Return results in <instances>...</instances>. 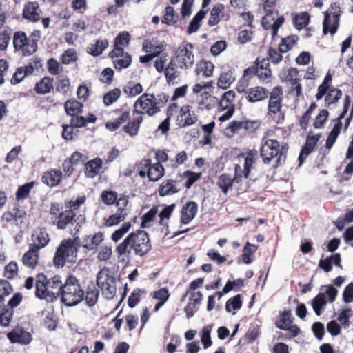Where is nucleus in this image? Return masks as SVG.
<instances>
[{
	"label": "nucleus",
	"mask_w": 353,
	"mask_h": 353,
	"mask_svg": "<svg viewBox=\"0 0 353 353\" xmlns=\"http://www.w3.org/2000/svg\"><path fill=\"white\" fill-rule=\"evenodd\" d=\"M214 69V64L206 60H201L196 64L195 72L197 75L202 74L205 77H210L213 75Z\"/></svg>",
	"instance_id": "39"
},
{
	"label": "nucleus",
	"mask_w": 353,
	"mask_h": 353,
	"mask_svg": "<svg viewBox=\"0 0 353 353\" xmlns=\"http://www.w3.org/2000/svg\"><path fill=\"white\" fill-rule=\"evenodd\" d=\"M83 104L75 99L66 101L64 108L68 115L75 116L82 112Z\"/></svg>",
	"instance_id": "42"
},
{
	"label": "nucleus",
	"mask_w": 353,
	"mask_h": 353,
	"mask_svg": "<svg viewBox=\"0 0 353 353\" xmlns=\"http://www.w3.org/2000/svg\"><path fill=\"white\" fill-rule=\"evenodd\" d=\"M46 245L47 244H30L29 250L22 257L23 264L30 269H34L38 263L39 250L44 248Z\"/></svg>",
	"instance_id": "22"
},
{
	"label": "nucleus",
	"mask_w": 353,
	"mask_h": 353,
	"mask_svg": "<svg viewBox=\"0 0 353 353\" xmlns=\"http://www.w3.org/2000/svg\"><path fill=\"white\" fill-rule=\"evenodd\" d=\"M310 19V16L309 13L304 12L294 17V23L297 29L301 30L308 25Z\"/></svg>",
	"instance_id": "59"
},
{
	"label": "nucleus",
	"mask_w": 353,
	"mask_h": 353,
	"mask_svg": "<svg viewBox=\"0 0 353 353\" xmlns=\"http://www.w3.org/2000/svg\"><path fill=\"white\" fill-rule=\"evenodd\" d=\"M351 104V97L349 95H345L343 102V108L342 112L339 115L336 123L334 124L333 128L330 131L326 139L325 147L327 149L330 150L334 144L338 136L339 135L341 128L343 119L347 112V110Z\"/></svg>",
	"instance_id": "13"
},
{
	"label": "nucleus",
	"mask_w": 353,
	"mask_h": 353,
	"mask_svg": "<svg viewBox=\"0 0 353 353\" xmlns=\"http://www.w3.org/2000/svg\"><path fill=\"white\" fill-rule=\"evenodd\" d=\"M147 293L145 289H134L128 299V305L130 308L134 307L141 301V296Z\"/></svg>",
	"instance_id": "53"
},
{
	"label": "nucleus",
	"mask_w": 353,
	"mask_h": 353,
	"mask_svg": "<svg viewBox=\"0 0 353 353\" xmlns=\"http://www.w3.org/2000/svg\"><path fill=\"white\" fill-rule=\"evenodd\" d=\"M178 19L179 16L175 13L174 8L167 6L165 8L164 15L161 21L168 26L175 25L178 21Z\"/></svg>",
	"instance_id": "51"
},
{
	"label": "nucleus",
	"mask_w": 353,
	"mask_h": 353,
	"mask_svg": "<svg viewBox=\"0 0 353 353\" xmlns=\"http://www.w3.org/2000/svg\"><path fill=\"white\" fill-rule=\"evenodd\" d=\"M181 176L187 178V181L185 183V187L187 189H189L196 181L201 179V173H196L190 170H186L181 174Z\"/></svg>",
	"instance_id": "62"
},
{
	"label": "nucleus",
	"mask_w": 353,
	"mask_h": 353,
	"mask_svg": "<svg viewBox=\"0 0 353 353\" xmlns=\"http://www.w3.org/2000/svg\"><path fill=\"white\" fill-rule=\"evenodd\" d=\"M114 68L117 71H121L123 69L128 68L132 63V57L126 52L123 57L119 58H114L112 59Z\"/></svg>",
	"instance_id": "45"
},
{
	"label": "nucleus",
	"mask_w": 353,
	"mask_h": 353,
	"mask_svg": "<svg viewBox=\"0 0 353 353\" xmlns=\"http://www.w3.org/2000/svg\"><path fill=\"white\" fill-rule=\"evenodd\" d=\"M97 285L101 290L102 294L107 299H112L117 292L115 279L109 274L106 267L101 269L97 275Z\"/></svg>",
	"instance_id": "10"
},
{
	"label": "nucleus",
	"mask_w": 353,
	"mask_h": 353,
	"mask_svg": "<svg viewBox=\"0 0 353 353\" xmlns=\"http://www.w3.org/2000/svg\"><path fill=\"white\" fill-rule=\"evenodd\" d=\"M255 76L261 81H265L272 77V70L267 59L257 57L252 65L244 70L238 86L248 88L250 80Z\"/></svg>",
	"instance_id": "4"
},
{
	"label": "nucleus",
	"mask_w": 353,
	"mask_h": 353,
	"mask_svg": "<svg viewBox=\"0 0 353 353\" xmlns=\"http://www.w3.org/2000/svg\"><path fill=\"white\" fill-rule=\"evenodd\" d=\"M99 290L93 283L88 285L85 292H84L83 299L85 303L90 307L94 306L99 299Z\"/></svg>",
	"instance_id": "34"
},
{
	"label": "nucleus",
	"mask_w": 353,
	"mask_h": 353,
	"mask_svg": "<svg viewBox=\"0 0 353 353\" xmlns=\"http://www.w3.org/2000/svg\"><path fill=\"white\" fill-rule=\"evenodd\" d=\"M166 79V82L174 83V81L179 77L180 72L176 69V63L174 60H170L165 70L163 71Z\"/></svg>",
	"instance_id": "35"
},
{
	"label": "nucleus",
	"mask_w": 353,
	"mask_h": 353,
	"mask_svg": "<svg viewBox=\"0 0 353 353\" xmlns=\"http://www.w3.org/2000/svg\"><path fill=\"white\" fill-rule=\"evenodd\" d=\"M299 73V72L296 68H290L288 69L286 75V80L290 83L289 94H293L295 93L297 100L302 94V85L300 83L301 79L298 77Z\"/></svg>",
	"instance_id": "24"
},
{
	"label": "nucleus",
	"mask_w": 353,
	"mask_h": 353,
	"mask_svg": "<svg viewBox=\"0 0 353 353\" xmlns=\"http://www.w3.org/2000/svg\"><path fill=\"white\" fill-rule=\"evenodd\" d=\"M150 239L148 233L141 230L136 232H132L122 243H149Z\"/></svg>",
	"instance_id": "40"
},
{
	"label": "nucleus",
	"mask_w": 353,
	"mask_h": 353,
	"mask_svg": "<svg viewBox=\"0 0 353 353\" xmlns=\"http://www.w3.org/2000/svg\"><path fill=\"white\" fill-rule=\"evenodd\" d=\"M63 174L60 170L51 168L43 172L41 177V182L49 188L59 185L63 179Z\"/></svg>",
	"instance_id": "25"
},
{
	"label": "nucleus",
	"mask_w": 353,
	"mask_h": 353,
	"mask_svg": "<svg viewBox=\"0 0 353 353\" xmlns=\"http://www.w3.org/2000/svg\"><path fill=\"white\" fill-rule=\"evenodd\" d=\"M198 205L194 201H188L181 210V223L188 224L196 215Z\"/></svg>",
	"instance_id": "27"
},
{
	"label": "nucleus",
	"mask_w": 353,
	"mask_h": 353,
	"mask_svg": "<svg viewBox=\"0 0 353 353\" xmlns=\"http://www.w3.org/2000/svg\"><path fill=\"white\" fill-rule=\"evenodd\" d=\"M198 115L192 110V107L189 104H183L176 115V125L181 128H185L196 123Z\"/></svg>",
	"instance_id": "14"
},
{
	"label": "nucleus",
	"mask_w": 353,
	"mask_h": 353,
	"mask_svg": "<svg viewBox=\"0 0 353 353\" xmlns=\"http://www.w3.org/2000/svg\"><path fill=\"white\" fill-rule=\"evenodd\" d=\"M341 13L342 11L337 3L333 2L330 4L328 10L324 12L323 22V32L324 34H327L328 32L334 34L336 32Z\"/></svg>",
	"instance_id": "11"
},
{
	"label": "nucleus",
	"mask_w": 353,
	"mask_h": 353,
	"mask_svg": "<svg viewBox=\"0 0 353 353\" xmlns=\"http://www.w3.org/2000/svg\"><path fill=\"white\" fill-rule=\"evenodd\" d=\"M41 37V32L34 30L29 37L23 31H17L13 35V46L15 51L21 52L23 56L33 54L37 50V43Z\"/></svg>",
	"instance_id": "5"
},
{
	"label": "nucleus",
	"mask_w": 353,
	"mask_h": 353,
	"mask_svg": "<svg viewBox=\"0 0 353 353\" xmlns=\"http://www.w3.org/2000/svg\"><path fill=\"white\" fill-rule=\"evenodd\" d=\"M297 37L294 35L283 38L279 45L280 50L284 53L288 52L295 45Z\"/></svg>",
	"instance_id": "63"
},
{
	"label": "nucleus",
	"mask_w": 353,
	"mask_h": 353,
	"mask_svg": "<svg viewBox=\"0 0 353 353\" xmlns=\"http://www.w3.org/2000/svg\"><path fill=\"white\" fill-rule=\"evenodd\" d=\"M284 53L283 52H281L280 50V47L279 46L278 49L274 48L272 47H270L268 49V57L267 58H264L265 59L268 60V62L270 63L269 61H271V63L274 65L279 64L283 59V55L282 54Z\"/></svg>",
	"instance_id": "52"
},
{
	"label": "nucleus",
	"mask_w": 353,
	"mask_h": 353,
	"mask_svg": "<svg viewBox=\"0 0 353 353\" xmlns=\"http://www.w3.org/2000/svg\"><path fill=\"white\" fill-rule=\"evenodd\" d=\"M288 149L287 143L264 136L261 140L259 154L263 164L276 170L285 164Z\"/></svg>",
	"instance_id": "1"
},
{
	"label": "nucleus",
	"mask_w": 353,
	"mask_h": 353,
	"mask_svg": "<svg viewBox=\"0 0 353 353\" xmlns=\"http://www.w3.org/2000/svg\"><path fill=\"white\" fill-rule=\"evenodd\" d=\"M258 250L256 244H245L242 254L241 255V261L245 264H250L255 259V252Z\"/></svg>",
	"instance_id": "36"
},
{
	"label": "nucleus",
	"mask_w": 353,
	"mask_h": 353,
	"mask_svg": "<svg viewBox=\"0 0 353 353\" xmlns=\"http://www.w3.org/2000/svg\"><path fill=\"white\" fill-rule=\"evenodd\" d=\"M101 199L107 205H117L119 201L117 192L113 190H103L101 194Z\"/></svg>",
	"instance_id": "55"
},
{
	"label": "nucleus",
	"mask_w": 353,
	"mask_h": 353,
	"mask_svg": "<svg viewBox=\"0 0 353 353\" xmlns=\"http://www.w3.org/2000/svg\"><path fill=\"white\" fill-rule=\"evenodd\" d=\"M129 203V196L121 194L117 203V210L115 214L110 215L105 220V224L107 226H113L118 225L120 222L125 220L128 215L126 207Z\"/></svg>",
	"instance_id": "16"
},
{
	"label": "nucleus",
	"mask_w": 353,
	"mask_h": 353,
	"mask_svg": "<svg viewBox=\"0 0 353 353\" xmlns=\"http://www.w3.org/2000/svg\"><path fill=\"white\" fill-rule=\"evenodd\" d=\"M80 221L82 222L85 221V217L82 215L77 216V212H73L72 210L66 209L57 216L55 221L57 228L59 230H65L73 221Z\"/></svg>",
	"instance_id": "21"
},
{
	"label": "nucleus",
	"mask_w": 353,
	"mask_h": 353,
	"mask_svg": "<svg viewBox=\"0 0 353 353\" xmlns=\"http://www.w3.org/2000/svg\"><path fill=\"white\" fill-rule=\"evenodd\" d=\"M235 81L234 70H229L222 72L219 77L217 85L219 88L225 90Z\"/></svg>",
	"instance_id": "38"
},
{
	"label": "nucleus",
	"mask_w": 353,
	"mask_h": 353,
	"mask_svg": "<svg viewBox=\"0 0 353 353\" xmlns=\"http://www.w3.org/2000/svg\"><path fill=\"white\" fill-rule=\"evenodd\" d=\"M143 121V117L138 115L133 120L127 121L128 123L123 125L122 130L131 137H134L139 134L140 126Z\"/></svg>",
	"instance_id": "31"
},
{
	"label": "nucleus",
	"mask_w": 353,
	"mask_h": 353,
	"mask_svg": "<svg viewBox=\"0 0 353 353\" xmlns=\"http://www.w3.org/2000/svg\"><path fill=\"white\" fill-rule=\"evenodd\" d=\"M180 191L177 187V181L173 179H165L159 186L158 194L163 197L168 195L174 194Z\"/></svg>",
	"instance_id": "29"
},
{
	"label": "nucleus",
	"mask_w": 353,
	"mask_h": 353,
	"mask_svg": "<svg viewBox=\"0 0 353 353\" xmlns=\"http://www.w3.org/2000/svg\"><path fill=\"white\" fill-rule=\"evenodd\" d=\"M63 283L59 275L47 279V276L39 273L36 277L35 281V296L39 299H48L51 301L60 296Z\"/></svg>",
	"instance_id": "2"
},
{
	"label": "nucleus",
	"mask_w": 353,
	"mask_h": 353,
	"mask_svg": "<svg viewBox=\"0 0 353 353\" xmlns=\"http://www.w3.org/2000/svg\"><path fill=\"white\" fill-rule=\"evenodd\" d=\"M111 113L114 116V118L105 123V128L110 132L119 130L122 125L130 119V110L125 106L114 109Z\"/></svg>",
	"instance_id": "15"
},
{
	"label": "nucleus",
	"mask_w": 353,
	"mask_h": 353,
	"mask_svg": "<svg viewBox=\"0 0 353 353\" xmlns=\"http://www.w3.org/2000/svg\"><path fill=\"white\" fill-rule=\"evenodd\" d=\"M239 93H244L246 100L250 103H257L265 100L269 96V90L262 86H254L250 88L237 86Z\"/></svg>",
	"instance_id": "18"
},
{
	"label": "nucleus",
	"mask_w": 353,
	"mask_h": 353,
	"mask_svg": "<svg viewBox=\"0 0 353 353\" xmlns=\"http://www.w3.org/2000/svg\"><path fill=\"white\" fill-rule=\"evenodd\" d=\"M102 166L103 161L99 157L88 161L85 164V175L88 178H94L100 172Z\"/></svg>",
	"instance_id": "33"
},
{
	"label": "nucleus",
	"mask_w": 353,
	"mask_h": 353,
	"mask_svg": "<svg viewBox=\"0 0 353 353\" xmlns=\"http://www.w3.org/2000/svg\"><path fill=\"white\" fill-rule=\"evenodd\" d=\"M14 315V311L8 307H3L0 312V325L6 327L9 326Z\"/></svg>",
	"instance_id": "60"
},
{
	"label": "nucleus",
	"mask_w": 353,
	"mask_h": 353,
	"mask_svg": "<svg viewBox=\"0 0 353 353\" xmlns=\"http://www.w3.org/2000/svg\"><path fill=\"white\" fill-rule=\"evenodd\" d=\"M133 107L134 114H137L143 117V114L153 117L160 112L153 93H144L141 95L134 102Z\"/></svg>",
	"instance_id": "9"
},
{
	"label": "nucleus",
	"mask_w": 353,
	"mask_h": 353,
	"mask_svg": "<svg viewBox=\"0 0 353 353\" xmlns=\"http://www.w3.org/2000/svg\"><path fill=\"white\" fill-rule=\"evenodd\" d=\"M188 159V155L185 151H180L176 154L174 159L170 160L168 167L172 169L177 168L180 165L184 163Z\"/></svg>",
	"instance_id": "61"
},
{
	"label": "nucleus",
	"mask_w": 353,
	"mask_h": 353,
	"mask_svg": "<svg viewBox=\"0 0 353 353\" xmlns=\"http://www.w3.org/2000/svg\"><path fill=\"white\" fill-rule=\"evenodd\" d=\"M123 90L128 97H132L141 94L143 92V87L139 83L134 84L130 81L127 85L123 87Z\"/></svg>",
	"instance_id": "56"
},
{
	"label": "nucleus",
	"mask_w": 353,
	"mask_h": 353,
	"mask_svg": "<svg viewBox=\"0 0 353 353\" xmlns=\"http://www.w3.org/2000/svg\"><path fill=\"white\" fill-rule=\"evenodd\" d=\"M207 11L199 10L190 21L187 32L189 34L196 32L201 26V21L205 18Z\"/></svg>",
	"instance_id": "43"
},
{
	"label": "nucleus",
	"mask_w": 353,
	"mask_h": 353,
	"mask_svg": "<svg viewBox=\"0 0 353 353\" xmlns=\"http://www.w3.org/2000/svg\"><path fill=\"white\" fill-rule=\"evenodd\" d=\"M99 244H60L57 248L53 261L56 266L63 267L65 262H75L77 256L78 246L83 245L88 250H92Z\"/></svg>",
	"instance_id": "7"
},
{
	"label": "nucleus",
	"mask_w": 353,
	"mask_h": 353,
	"mask_svg": "<svg viewBox=\"0 0 353 353\" xmlns=\"http://www.w3.org/2000/svg\"><path fill=\"white\" fill-rule=\"evenodd\" d=\"M269 101L268 105V114L276 123H282L285 120V112L282 111V102L283 92L281 86L274 87L269 92Z\"/></svg>",
	"instance_id": "6"
},
{
	"label": "nucleus",
	"mask_w": 353,
	"mask_h": 353,
	"mask_svg": "<svg viewBox=\"0 0 353 353\" xmlns=\"http://www.w3.org/2000/svg\"><path fill=\"white\" fill-rule=\"evenodd\" d=\"M121 95V91L116 88L106 92L103 97V103L105 106H110L117 101Z\"/></svg>",
	"instance_id": "50"
},
{
	"label": "nucleus",
	"mask_w": 353,
	"mask_h": 353,
	"mask_svg": "<svg viewBox=\"0 0 353 353\" xmlns=\"http://www.w3.org/2000/svg\"><path fill=\"white\" fill-rule=\"evenodd\" d=\"M41 12L37 1H28L23 6L22 17L28 21L37 23L41 19Z\"/></svg>",
	"instance_id": "20"
},
{
	"label": "nucleus",
	"mask_w": 353,
	"mask_h": 353,
	"mask_svg": "<svg viewBox=\"0 0 353 353\" xmlns=\"http://www.w3.org/2000/svg\"><path fill=\"white\" fill-rule=\"evenodd\" d=\"M190 296L188 303L184 307V312L187 318L192 317L199 310V305L201 304L203 294L201 291L189 292Z\"/></svg>",
	"instance_id": "26"
},
{
	"label": "nucleus",
	"mask_w": 353,
	"mask_h": 353,
	"mask_svg": "<svg viewBox=\"0 0 353 353\" xmlns=\"http://www.w3.org/2000/svg\"><path fill=\"white\" fill-rule=\"evenodd\" d=\"M261 126L260 120H250L245 119L242 121L234 120L228 124L225 131L228 137L234 134H241L244 137L254 134Z\"/></svg>",
	"instance_id": "8"
},
{
	"label": "nucleus",
	"mask_w": 353,
	"mask_h": 353,
	"mask_svg": "<svg viewBox=\"0 0 353 353\" xmlns=\"http://www.w3.org/2000/svg\"><path fill=\"white\" fill-rule=\"evenodd\" d=\"M53 88V78L45 76L35 83L34 90L38 94H46L50 93Z\"/></svg>",
	"instance_id": "32"
},
{
	"label": "nucleus",
	"mask_w": 353,
	"mask_h": 353,
	"mask_svg": "<svg viewBox=\"0 0 353 353\" xmlns=\"http://www.w3.org/2000/svg\"><path fill=\"white\" fill-rule=\"evenodd\" d=\"M318 141L319 137L316 136L312 135L307 137L305 143L302 146L299 156L300 164L303 163L307 157L314 150Z\"/></svg>",
	"instance_id": "30"
},
{
	"label": "nucleus",
	"mask_w": 353,
	"mask_h": 353,
	"mask_svg": "<svg viewBox=\"0 0 353 353\" xmlns=\"http://www.w3.org/2000/svg\"><path fill=\"white\" fill-rule=\"evenodd\" d=\"M108 46L107 39H98L94 44L88 48V52L94 57H97L101 55Z\"/></svg>",
	"instance_id": "46"
},
{
	"label": "nucleus",
	"mask_w": 353,
	"mask_h": 353,
	"mask_svg": "<svg viewBox=\"0 0 353 353\" xmlns=\"http://www.w3.org/2000/svg\"><path fill=\"white\" fill-rule=\"evenodd\" d=\"M292 318L290 310L283 311L275 322V325L280 330H286L292 323Z\"/></svg>",
	"instance_id": "44"
},
{
	"label": "nucleus",
	"mask_w": 353,
	"mask_h": 353,
	"mask_svg": "<svg viewBox=\"0 0 353 353\" xmlns=\"http://www.w3.org/2000/svg\"><path fill=\"white\" fill-rule=\"evenodd\" d=\"M131 39L130 33L127 31L120 32L118 35L114 39V43L115 46H121L126 47L129 45Z\"/></svg>",
	"instance_id": "64"
},
{
	"label": "nucleus",
	"mask_w": 353,
	"mask_h": 353,
	"mask_svg": "<svg viewBox=\"0 0 353 353\" xmlns=\"http://www.w3.org/2000/svg\"><path fill=\"white\" fill-rule=\"evenodd\" d=\"M257 155L258 152L255 149L250 150L245 153H241L239 154V157H244L245 159L243 170H241L240 171L242 176H244L245 179H248L249 177L251 169L256 162Z\"/></svg>",
	"instance_id": "28"
},
{
	"label": "nucleus",
	"mask_w": 353,
	"mask_h": 353,
	"mask_svg": "<svg viewBox=\"0 0 353 353\" xmlns=\"http://www.w3.org/2000/svg\"><path fill=\"white\" fill-rule=\"evenodd\" d=\"M165 45L164 43H161L157 44L155 50L156 51L153 53L148 54L144 56H141L139 57V61L141 63H147L152 61L154 58L159 57L161 53L165 50Z\"/></svg>",
	"instance_id": "57"
},
{
	"label": "nucleus",
	"mask_w": 353,
	"mask_h": 353,
	"mask_svg": "<svg viewBox=\"0 0 353 353\" xmlns=\"http://www.w3.org/2000/svg\"><path fill=\"white\" fill-rule=\"evenodd\" d=\"M158 213V206H153L148 212L141 217V227L142 228H149Z\"/></svg>",
	"instance_id": "54"
},
{
	"label": "nucleus",
	"mask_w": 353,
	"mask_h": 353,
	"mask_svg": "<svg viewBox=\"0 0 353 353\" xmlns=\"http://www.w3.org/2000/svg\"><path fill=\"white\" fill-rule=\"evenodd\" d=\"M84 297V290L79 279L74 275L67 276L62 289L60 299L67 307H72L80 303Z\"/></svg>",
	"instance_id": "3"
},
{
	"label": "nucleus",
	"mask_w": 353,
	"mask_h": 353,
	"mask_svg": "<svg viewBox=\"0 0 353 353\" xmlns=\"http://www.w3.org/2000/svg\"><path fill=\"white\" fill-rule=\"evenodd\" d=\"M165 174L164 167L159 162L152 163L149 168L148 177L151 181H157Z\"/></svg>",
	"instance_id": "37"
},
{
	"label": "nucleus",
	"mask_w": 353,
	"mask_h": 353,
	"mask_svg": "<svg viewBox=\"0 0 353 353\" xmlns=\"http://www.w3.org/2000/svg\"><path fill=\"white\" fill-rule=\"evenodd\" d=\"M193 46L186 42L181 44L176 50L175 57L180 68L188 69L194 63V55L192 52Z\"/></svg>",
	"instance_id": "12"
},
{
	"label": "nucleus",
	"mask_w": 353,
	"mask_h": 353,
	"mask_svg": "<svg viewBox=\"0 0 353 353\" xmlns=\"http://www.w3.org/2000/svg\"><path fill=\"white\" fill-rule=\"evenodd\" d=\"M241 166L239 164L235 165L234 176L232 178L228 174H222L219 176L217 185L221 190L224 194H227L229 189L233 184L239 183L241 181L242 175L240 172Z\"/></svg>",
	"instance_id": "19"
},
{
	"label": "nucleus",
	"mask_w": 353,
	"mask_h": 353,
	"mask_svg": "<svg viewBox=\"0 0 353 353\" xmlns=\"http://www.w3.org/2000/svg\"><path fill=\"white\" fill-rule=\"evenodd\" d=\"M225 7L223 4L219 3L214 6L210 12L208 24L210 26L217 25L220 21V15L223 12Z\"/></svg>",
	"instance_id": "48"
},
{
	"label": "nucleus",
	"mask_w": 353,
	"mask_h": 353,
	"mask_svg": "<svg viewBox=\"0 0 353 353\" xmlns=\"http://www.w3.org/2000/svg\"><path fill=\"white\" fill-rule=\"evenodd\" d=\"M242 304L241 295L239 294L226 301L225 310L228 312H231L232 310H239L242 307Z\"/></svg>",
	"instance_id": "58"
},
{
	"label": "nucleus",
	"mask_w": 353,
	"mask_h": 353,
	"mask_svg": "<svg viewBox=\"0 0 353 353\" xmlns=\"http://www.w3.org/2000/svg\"><path fill=\"white\" fill-rule=\"evenodd\" d=\"M327 300L325 294L323 293H319L312 300V306L317 316H320L322 313L323 307L326 305Z\"/></svg>",
	"instance_id": "49"
},
{
	"label": "nucleus",
	"mask_w": 353,
	"mask_h": 353,
	"mask_svg": "<svg viewBox=\"0 0 353 353\" xmlns=\"http://www.w3.org/2000/svg\"><path fill=\"white\" fill-rule=\"evenodd\" d=\"M342 97V91L336 88H331L325 97V105L330 108L332 104L338 102Z\"/></svg>",
	"instance_id": "47"
},
{
	"label": "nucleus",
	"mask_w": 353,
	"mask_h": 353,
	"mask_svg": "<svg viewBox=\"0 0 353 353\" xmlns=\"http://www.w3.org/2000/svg\"><path fill=\"white\" fill-rule=\"evenodd\" d=\"M11 343L29 344L32 338L30 332L26 331L22 327L17 326L6 334Z\"/></svg>",
	"instance_id": "23"
},
{
	"label": "nucleus",
	"mask_w": 353,
	"mask_h": 353,
	"mask_svg": "<svg viewBox=\"0 0 353 353\" xmlns=\"http://www.w3.org/2000/svg\"><path fill=\"white\" fill-rule=\"evenodd\" d=\"M236 93L233 90L225 92L221 97L219 106L220 110H226L219 119L221 122L230 119L233 115L235 110L234 99Z\"/></svg>",
	"instance_id": "17"
},
{
	"label": "nucleus",
	"mask_w": 353,
	"mask_h": 353,
	"mask_svg": "<svg viewBox=\"0 0 353 353\" xmlns=\"http://www.w3.org/2000/svg\"><path fill=\"white\" fill-rule=\"evenodd\" d=\"M36 185V182L32 181L20 185L15 192L17 201H23L29 197L32 189Z\"/></svg>",
	"instance_id": "41"
}]
</instances>
